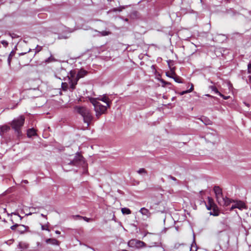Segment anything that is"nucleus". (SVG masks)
I'll list each match as a JSON object with an SVG mask.
<instances>
[{"label":"nucleus","mask_w":251,"mask_h":251,"mask_svg":"<svg viewBox=\"0 0 251 251\" xmlns=\"http://www.w3.org/2000/svg\"><path fill=\"white\" fill-rule=\"evenodd\" d=\"M18 224H16L13 226H12L11 227H10V229L12 230H16V229L17 228H18Z\"/></svg>","instance_id":"obj_34"},{"label":"nucleus","mask_w":251,"mask_h":251,"mask_svg":"<svg viewBox=\"0 0 251 251\" xmlns=\"http://www.w3.org/2000/svg\"><path fill=\"white\" fill-rule=\"evenodd\" d=\"M249 82L251 83V75L249 76Z\"/></svg>","instance_id":"obj_45"},{"label":"nucleus","mask_w":251,"mask_h":251,"mask_svg":"<svg viewBox=\"0 0 251 251\" xmlns=\"http://www.w3.org/2000/svg\"><path fill=\"white\" fill-rule=\"evenodd\" d=\"M99 33L100 34V36H105L110 34L111 32L110 31H102L101 32L99 31Z\"/></svg>","instance_id":"obj_29"},{"label":"nucleus","mask_w":251,"mask_h":251,"mask_svg":"<svg viewBox=\"0 0 251 251\" xmlns=\"http://www.w3.org/2000/svg\"><path fill=\"white\" fill-rule=\"evenodd\" d=\"M58 38L60 39H63V38L66 39V38H67V37H63V36H59Z\"/></svg>","instance_id":"obj_42"},{"label":"nucleus","mask_w":251,"mask_h":251,"mask_svg":"<svg viewBox=\"0 0 251 251\" xmlns=\"http://www.w3.org/2000/svg\"><path fill=\"white\" fill-rule=\"evenodd\" d=\"M166 75L170 77L173 78L174 79V80L177 83H183V81H182V78L176 75L175 74H174V76H170L167 74H166Z\"/></svg>","instance_id":"obj_15"},{"label":"nucleus","mask_w":251,"mask_h":251,"mask_svg":"<svg viewBox=\"0 0 251 251\" xmlns=\"http://www.w3.org/2000/svg\"><path fill=\"white\" fill-rule=\"evenodd\" d=\"M125 9V7L124 6H120L119 7H117V8H114L111 10H109V12H121L122 11L123 9Z\"/></svg>","instance_id":"obj_21"},{"label":"nucleus","mask_w":251,"mask_h":251,"mask_svg":"<svg viewBox=\"0 0 251 251\" xmlns=\"http://www.w3.org/2000/svg\"><path fill=\"white\" fill-rule=\"evenodd\" d=\"M24 245V246L25 247H26V245L25 243H20L19 244V247L21 248H23V247H22V245Z\"/></svg>","instance_id":"obj_41"},{"label":"nucleus","mask_w":251,"mask_h":251,"mask_svg":"<svg viewBox=\"0 0 251 251\" xmlns=\"http://www.w3.org/2000/svg\"><path fill=\"white\" fill-rule=\"evenodd\" d=\"M72 217L74 220H81V219H82V216L79 215H72Z\"/></svg>","instance_id":"obj_31"},{"label":"nucleus","mask_w":251,"mask_h":251,"mask_svg":"<svg viewBox=\"0 0 251 251\" xmlns=\"http://www.w3.org/2000/svg\"><path fill=\"white\" fill-rule=\"evenodd\" d=\"M204 121L201 119V121L203 122L205 125H210L211 124V121L208 119H206V118L204 119Z\"/></svg>","instance_id":"obj_32"},{"label":"nucleus","mask_w":251,"mask_h":251,"mask_svg":"<svg viewBox=\"0 0 251 251\" xmlns=\"http://www.w3.org/2000/svg\"><path fill=\"white\" fill-rule=\"evenodd\" d=\"M219 95L220 97H222L224 100H228L230 98V96H226L223 95L221 93H220V94Z\"/></svg>","instance_id":"obj_35"},{"label":"nucleus","mask_w":251,"mask_h":251,"mask_svg":"<svg viewBox=\"0 0 251 251\" xmlns=\"http://www.w3.org/2000/svg\"><path fill=\"white\" fill-rule=\"evenodd\" d=\"M61 88L64 91H67L68 89L70 90L67 82H62L61 84Z\"/></svg>","instance_id":"obj_19"},{"label":"nucleus","mask_w":251,"mask_h":251,"mask_svg":"<svg viewBox=\"0 0 251 251\" xmlns=\"http://www.w3.org/2000/svg\"><path fill=\"white\" fill-rule=\"evenodd\" d=\"M15 215L20 218V220H22V217L19 214H15Z\"/></svg>","instance_id":"obj_51"},{"label":"nucleus","mask_w":251,"mask_h":251,"mask_svg":"<svg viewBox=\"0 0 251 251\" xmlns=\"http://www.w3.org/2000/svg\"><path fill=\"white\" fill-rule=\"evenodd\" d=\"M210 215H213L214 216H218V213H216V214H212V212H210Z\"/></svg>","instance_id":"obj_48"},{"label":"nucleus","mask_w":251,"mask_h":251,"mask_svg":"<svg viewBox=\"0 0 251 251\" xmlns=\"http://www.w3.org/2000/svg\"><path fill=\"white\" fill-rule=\"evenodd\" d=\"M122 212L124 214H129L131 213L130 210L129 208L126 207L122 209Z\"/></svg>","instance_id":"obj_25"},{"label":"nucleus","mask_w":251,"mask_h":251,"mask_svg":"<svg viewBox=\"0 0 251 251\" xmlns=\"http://www.w3.org/2000/svg\"><path fill=\"white\" fill-rule=\"evenodd\" d=\"M82 219L84 220V221H85L87 222H89L92 221V219L88 218H87L86 217H83L82 216Z\"/></svg>","instance_id":"obj_36"},{"label":"nucleus","mask_w":251,"mask_h":251,"mask_svg":"<svg viewBox=\"0 0 251 251\" xmlns=\"http://www.w3.org/2000/svg\"><path fill=\"white\" fill-rule=\"evenodd\" d=\"M42 50V47L41 46H37L36 47V51H35V53L39 52L40 51H41V50Z\"/></svg>","instance_id":"obj_33"},{"label":"nucleus","mask_w":251,"mask_h":251,"mask_svg":"<svg viewBox=\"0 0 251 251\" xmlns=\"http://www.w3.org/2000/svg\"><path fill=\"white\" fill-rule=\"evenodd\" d=\"M127 245L129 247L135 248L138 249L147 247V245L145 242L135 239L130 240L127 243Z\"/></svg>","instance_id":"obj_5"},{"label":"nucleus","mask_w":251,"mask_h":251,"mask_svg":"<svg viewBox=\"0 0 251 251\" xmlns=\"http://www.w3.org/2000/svg\"><path fill=\"white\" fill-rule=\"evenodd\" d=\"M233 201L232 200L227 198V197H223L221 201V200L219 201L218 203L221 205L223 206H228Z\"/></svg>","instance_id":"obj_9"},{"label":"nucleus","mask_w":251,"mask_h":251,"mask_svg":"<svg viewBox=\"0 0 251 251\" xmlns=\"http://www.w3.org/2000/svg\"><path fill=\"white\" fill-rule=\"evenodd\" d=\"M75 110L83 117L84 122L89 126L93 119L90 110L86 107L77 106L75 107Z\"/></svg>","instance_id":"obj_2"},{"label":"nucleus","mask_w":251,"mask_h":251,"mask_svg":"<svg viewBox=\"0 0 251 251\" xmlns=\"http://www.w3.org/2000/svg\"><path fill=\"white\" fill-rule=\"evenodd\" d=\"M122 251H127L126 250H123Z\"/></svg>","instance_id":"obj_57"},{"label":"nucleus","mask_w":251,"mask_h":251,"mask_svg":"<svg viewBox=\"0 0 251 251\" xmlns=\"http://www.w3.org/2000/svg\"><path fill=\"white\" fill-rule=\"evenodd\" d=\"M245 207V203L241 201H239L236 202V203L235 204L234 208H239L240 209H242L243 208H244Z\"/></svg>","instance_id":"obj_16"},{"label":"nucleus","mask_w":251,"mask_h":251,"mask_svg":"<svg viewBox=\"0 0 251 251\" xmlns=\"http://www.w3.org/2000/svg\"><path fill=\"white\" fill-rule=\"evenodd\" d=\"M100 100L105 102L107 104V106L109 107L110 106V101L109 100V99L106 96H103L101 98L99 99Z\"/></svg>","instance_id":"obj_14"},{"label":"nucleus","mask_w":251,"mask_h":251,"mask_svg":"<svg viewBox=\"0 0 251 251\" xmlns=\"http://www.w3.org/2000/svg\"><path fill=\"white\" fill-rule=\"evenodd\" d=\"M107 106L103 105L100 102L94 108L95 111L96 112V116L99 119L100 115L105 114L106 112Z\"/></svg>","instance_id":"obj_6"},{"label":"nucleus","mask_w":251,"mask_h":251,"mask_svg":"<svg viewBox=\"0 0 251 251\" xmlns=\"http://www.w3.org/2000/svg\"><path fill=\"white\" fill-rule=\"evenodd\" d=\"M164 83H165V84H169L170 83L169 82H165V81H163Z\"/></svg>","instance_id":"obj_54"},{"label":"nucleus","mask_w":251,"mask_h":251,"mask_svg":"<svg viewBox=\"0 0 251 251\" xmlns=\"http://www.w3.org/2000/svg\"><path fill=\"white\" fill-rule=\"evenodd\" d=\"M218 226L219 227H221V230L219 231V232H221L222 231L225 230L226 225H225V224L223 222H220L218 224Z\"/></svg>","instance_id":"obj_27"},{"label":"nucleus","mask_w":251,"mask_h":251,"mask_svg":"<svg viewBox=\"0 0 251 251\" xmlns=\"http://www.w3.org/2000/svg\"><path fill=\"white\" fill-rule=\"evenodd\" d=\"M26 52H22L21 53L19 54L20 55H24L26 53Z\"/></svg>","instance_id":"obj_50"},{"label":"nucleus","mask_w":251,"mask_h":251,"mask_svg":"<svg viewBox=\"0 0 251 251\" xmlns=\"http://www.w3.org/2000/svg\"><path fill=\"white\" fill-rule=\"evenodd\" d=\"M209 88L213 91L215 93L219 95L220 92L218 90L217 88L214 86H210Z\"/></svg>","instance_id":"obj_28"},{"label":"nucleus","mask_w":251,"mask_h":251,"mask_svg":"<svg viewBox=\"0 0 251 251\" xmlns=\"http://www.w3.org/2000/svg\"><path fill=\"white\" fill-rule=\"evenodd\" d=\"M68 165L75 166H81L83 168H85L87 166L84 157L78 152L76 153L73 160L68 163Z\"/></svg>","instance_id":"obj_4"},{"label":"nucleus","mask_w":251,"mask_h":251,"mask_svg":"<svg viewBox=\"0 0 251 251\" xmlns=\"http://www.w3.org/2000/svg\"><path fill=\"white\" fill-rule=\"evenodd\" d=\"M1 43L4 46V47H6L8 44V43L6 41H5V40H2L1 41Z\"/></svg>","instance_id":"obj_38"},{"label":"nucleus","mask_w":251,"mask_h":251,"mask_svg":"<svg viewBox=\"0 0 251 251\" xmlns=\"http://www.w3.org/2000/svg\"><path fill=\"white\" fill-rule=\"evenodd\" d=\"M41 228L42 230H46L49 231V229L47 226L42 225L41 226Z\"/></svg>","instance_id":"obj_39"},{"label":"nucleus","mask_w":251,"mask_h":251,"mask_svg":"<svg viewBox=\"0 0 251 251\" xmlns=\"http://www.w3.org/2000/svg\"><path fill=\"white\" fill-rule=\"evenodd\" d=\"M202 192H203V191H200L201 193H202Z\"/></svg>","instance_id":"obj_59"},{"label":"nucleus","mask_w":251,"mask_h":251,"mask_svg":"<svg viewBox=\"0 0 251 251\" xmlns=\"http://www.w3.org/2000/svg\"><path fill=\"white\" fill-rule=\"evenodd\" d=\"M134 13L135 14V13H137V11H135Z\"/></svg>","instance_id":"obj_58"},{"label":"nucleus","mask_w":251,"mask_h":251,"mask_svg":"<svg viewBox=\"0 0 251 251\" xmlns=\"http://www.w3.org/2000/svg\"><path fill=\"white\" fill-rule=\"evenodd\" d=\"M147 234H150L151 236L150 237V240H154V238L156 237L158 238V236L154 234H152L151 233L147 232L146 234L144 235V236H146Z\"/></svg>","instance_id":"obj_26"},{"label":"nucleus","mask_w":251,"mask_h":251,"mask_svg":"<svg viewBox=\"0 0 251 251\" xmlns=\"http://www.w3.org/2000/svg\"><path fill=\"white\" fill-rule=\"evenodd\" d=\"M125 21L126 22H127V21H128V19H127V18H126V19H125Z\"/></svg>","instance_id":"obj_53"},{"label":"nucleus","mask_w":251,"mask_h":251,"mask_svg":"<svg viewBox=\"0 0 251 251\" xmlns=\"http://www.w3.org/2000/svg\"><path fill=\"white\" fill-rule=\"evenodd\" d=\"M205 139L207 142L214 144L217 143L218 140V136L215 131H213L211 133L208 132L206 134Z\"/></svg>","instance_id":"obj_7"},{"label":"nucleus","mask_w":251,"mask_h":251,"mask_svg":"<svg viewBox=\"0 0 251 251\" xmlns=\"http://www.w3.org/2000/svg\"><path fill=\"white\" fill-rule=\"evenodd\" d=\"M25 120V118L24 116H20L13 119L10 123L12 128L15 130L18 136L22 135L21 128L24 125Z\"/></svg>","instance_id":"obj_3"},{"label":"nucleus","mask_w":251,"mask_h":251,"mask_svg":"<svg viewBox=\"0 0 251 251\" xmlns=\"http://www.w3.org/2000/svg\"><path fill=\"white\" fill-rule=\"evenodd\" d=\"M27 226H25L23 225H19L18 226V228L17 229V231L20 233V234L24 233L25 231H26L27 229Z\"/></svg>","instance_id":"obj_10"},{"label":"nucleus","mask_w":251,"mask_h":251,"mask_svg":"<svg viewBox=\"0 0 251 251\" xmlns=\"http://www.w3.org/2000/svg\"><path fill=\"white\" fill-rule=\"evenodd\" d=\"M234 206H235V205H232V207H231V209H234V208H234Z\"/></svg>","instance_id":"obj_55"},{"label":"nucleus","mask_w":251,"mask_h":251,"mask_svg":"<svg viewBox=\"0 0 251 251\" xmlns=\"http://www.w3.org/2000/svg\"><path fill=\"white\" fill-rule=\"evenodd\" d=\"M193 89H194L193 85V84H192L191 87L190 88V89H189V90L183 91L180 92L179 95L181 96V95H184L185 94L190 93V92H192L193 90Z\"/></svg>","instance_id":"obj_23"},{"label":"nucleus","mask_w":251,"mask_h":251,"mask_svg":"<svg viewBox=\"0 0 251 251\" xmlns=\"http://www.w3.org/2000/svg\"><path fill=\"white\" fill-rule=\"evenodd\" d=\"M15 51H14V50L11 51V52L10 53V54L8 56V59H7V61H8L9 66H10V63H11V61L12 58L13 56L15 55Z\"/></svg>","instance_id":"obj_18"},{"label":"nucleus","mask_w":251,"mask_h":251,"mask_svg":"<svg viewBox=\"0 0 251 251\" xmlns=\"http://www.w3.org/2000/svg\"><path fill=\"white\" fill-rule=\"evenodd\" d=\"M248 72L249 74H251V63H249L248 65Z\"/></svg>","instance_id":"obj_37"},{"label":"nucleus","mask_w":251,"mask_h":251,"mask_svg":"<svg viewBox=\"0 0 251 251\" xmlns=\"http://www.w3.org/2000/svg\"><path fill=\"white\" fill-rule=\"evenodd\" d=\"M37 245L38 247H41L42 246V244L40 242H37Z\"/></svg>","instance_id":"obj_44"},{"label":"nucleus","mask_w":251,"mask_h":251,"mask_svg":"<svg viewBox=\"0 0 251 251\" xmlns=\"http://www.w3.org/2000/svg\"><path fill=\"white\" fill-rule=\"evenodd\" d=\"M87 73L86 71L82 70L79 71L77 74L74 70H72L70 72L68 77L70 91L73 92L75 89V86L79 79L84 77Z\"/></svg>","instance_id":"obj_1"},{"label":"nucleus","mask_w":251,"mask_h":251,"mask_svg":"<svg viewBox=\"0 0 251 251\" xmlns=\"http://www.w3.org/2000/svg\"><path fill=\"white\" fill-rule=\"evenodd\" d=\"M160 243L158 242H152L151 243V245L149 247L151 248L153 247H158L160 246Z\"/></svg>","instance_id":"obj_30"},{"label":"nucleus","mask_w":251,"mask_h":251,"mask_svg":"<svg viewBox=\"0 0 251 251\" xmlns=\"http://www.w3.org/2000/svg\"><path fill=\"white\" fill-rule=\"evenodd\" d=\"M10 129V127L6 126L4 125L0 127V135H2L4 132L8 131Z\"/></svg>","instance_id":"obj_13"},{"label":"nucleus","mask_w":251,"mask_h":251,"mask_svg":"<svg viewBox=\"0 0 251 251\" xmlns=\"http://www.w3.org/2000/svg\"><path fill=\"white\" fill-rule=\"evenodd\" d=\"M137 173L141 175H147L148 172L147 170L144 168H140L137 171Z\"/></svg>","instance_id":"obj_20"},{"label":"nucleus","mask_w":251,"mask_h":251,"mask_svg":"<svg viewBox=\"0 0 251 251\" xmlns=\"http://www.w3.org/2000/svg\"><path fill=\"white\" fill-rule=\"evenodd\" d=\"M206 96H207V97H211V98H215V97H213V96H211V95H210L209 94L206 95Z\"/></svg>","instance_id":"obj_49"},{"label":"nucleus","mask_w":251,"mask_h":251,"mask_svg":"<svg viewBox=\"0 0 251 251\" xmlns=\"http://www.w3.org/2000/svg\"><path fill=\"white\" fill-rule=\"evenodd\" d=\"M139 212L143 215L146 216L147 217H150L151 215V213L150 212L149 210L145 208L142 207L140 209Z\"/></svg>","instance_id":"obj_11"},{"label":"nucleus","mask_w":251,"mask_h":251,"mask_svg":"<svg viewBox=\"0 0 251 251\" xmlns=\"http://www.w3.org/2000/svg\"><path fill=\"white\" fill-rule=\"evenodd\" d=\"M41 216L42 217L45 218H46V219L47 218V215H44V214H41Z\"/></svg>","instance_id":"obj_43"},{"label":"nucleus","mask_w":251,"mask_h":251,"mask_svg":"<svg viewBox=\"0 0 251 251\" xmlns=\"http://www.w3.org/2000/svg\"><path fill=\"white\" fill-rule=\"evenodd\" d=\"M90 102L92 103L93 106H94V108L95 107V106H96L100 102L98 101L95 98H91L90 100Z\"/></svg>","instance_id":"obj_24"},{"label":"nucleus","mask_w":251,"mask_h":251,"mask_svg":"<svg viewBox=\"0 0 251 251\" xmlns=\"http://www.w3.org/2000/svg\"><path fill=\"white\" fill-rule=\"evenodd\" d=\"M36 135V130L33 128H29L27 131V136L28 137H31L32 136Z\"/></svg>","instance_id":"obj_12"},{"label":"nucleus","mask_w":251,"mask_h":251,"mask_svg":"<svg viewBox=\"0 0 251 251\" xmlns=\"http://www.w3.org/2000/svg\"><path fill=\"white\" fill-rule=\"evenodd\" d=\"M57 240L55 239L49 238L46 240V242L48 244H51L52 245H56L57 244Z\"/></svg>","instance_id":"obj_17"},{"label":"nucleus","mask_w":251,"mask_h":251,"mask_svg":"<svg viewBox=\"0 0 251 251\" xmlns=\"http://www.w3.org/2000/svg\"><path fill=\"white\" fill-rule=\"evenodd\" d=\"M23 182H24V183H27L28 182L27 180H23Z\"/></svg>","instance_id":"obj_52"},{"label":"nucleus","mask_w":251,"mask_h":251,"mask_svg":"<svg viewBox=\"0 0 251 251\" xmlns=\"http://www.w3.org/2000/svg\"><path fill=\"white\" fill-rule=\"evenodd\" d=\"M209 205H206V208L208 210H211V207L212 206V204H213V200L210 197H208Z\"/></svg>","instance_id":"obj_22"},{"label":"nucleus","mask_w":251,"mask_h":251,"mask_svg":"<svg viewBox=\"0 0 251 251\" xmlns=\"http://www.w3.org/2000/svg\"><path fill=\"white\" fill-rule=\"evenodd\" d=\"M55 233L57 234H60V232L58 230H56L55 231Z\"/></svg>","instance_id":"obj_47"},{"label":"nucleus","mask_w":251,"mask_h":251,"mask_svg":"<svg viewBox=\"0 0 251 251\" xmlns=\"http://www.w3.org/2000/svg\"><path fill=\"white\" fill-rule=\"evenodd\" d=\"M30 251H38L36 250H31Z\"/></svg>","instance_id":"obj_56"},{"label":"nucleus","mask_w":251,"mask_h":251,"mask_svg":"<svg viewBox=\"0 0 251 251\" xmlns=\"http://www.w3.org/2000/svg\"><path fill=\"white\" fill-rule=\"evenodd\" d=\"M168 177L169 178L174 180V181H177V179H176V177H174V176H172L171 175L168 176Z\"/></svg>","instance_id":"obj_40"},{"label":"nucleus","mask_w":251,"mask_h":251,"mask_svg":"<svg viewBox=\"0 0 251 251\" xmlns=\"http://www.w3.org/2000/svg\"><path fill=\"white\" fill-rule=\"evenodd\" d=\"M244 103L245 104V105H246L248 107H249L250 106V104L247 102H244Z\"/></svg>","instance_id":"obj_46"},{"label":"nucleus","mask_w":251,"mask_h":251,"mask_svg":"<svg viewBox=\"0 0 251 251\" xmlns=\"http://www.w3.org/2000/svg\"><path fill=\"white\" fill-rule=\"evenodd\" d=\"M213 191L215 194L217 202H219L220 200L221 201L222 199L224 197L222 188L219 186H215L213 187Z\"/></svg>","instance_id":"obj_8"}]
</instances>
